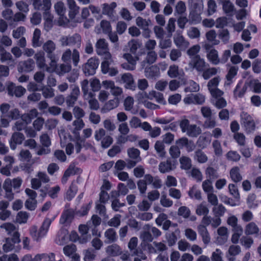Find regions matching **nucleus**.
<instances>
[{
  "instance_id": "obj_26",
  "label": "nucleus",
  "mask_w": 261,
  "mask_h": 261,
  "mask_svg": "<svg viewBox=\"0 0 261 261\" xmlns=\"http://www.w3.org/2000/svg\"><path fill=\"white\" fill-rule=\"evenodd\" d=\"M241 83L239 82L233 90V95L236 98H242L247 91V87L246 85H244L242 88L240 89L241 88Z\"/></svg>"
},
{
  "instance_id": "obj_63",
  "label": "nucleus",
  "mask_w": 261,
  "mask_h": 261,
  "mask_svg": "<svg viewBox=\"0 0 261 261\" xmlns=\"http://www.w3.org/2000/svg\"><path fill=\"white\" fill-rule=\"evenodd\" d=\"M7 116L12 120H17L20 117V112L18 109H13L9 112Z\"/></svg>"
},
{
  "instance_id": "obj_8",
  "label": "nucleus",
  "mask_w": 261,
  "mask_h": 261,
  "mask_svg": "<svg viewBox=\"0 0 261 261\" xmlns=\"http://www.w3.org/2000/svg\"><path fill=\"white\" fill-rule=\"evenodd\" d=\"M147 185H152L154 188L159 189L162 186V180L158 176L153 177L150 174H146L144 175V179Z\"/></svg>"
},
{
  "instance_id": "obj_22",
  "label": "nucleus",
  "mask_w": 261,
  "mask_h": 261,
  "mask_svg": "<svg viewBox=\"0 0 261 261\" xmlns=\"http://www.w3.org/2000/svg\"><path fill=\"white\" fill-rule=\"evenodd\" d=\"M206 56L208 60L214 65H217L220 62L218 51L214 48L211 49Z\"/></svg>"
},
{
  "instance_id": "obj_62",
  "label": "nucleus",
  "mask_w": 261,
  "mask_h": 261,
  "mask_svg": "<svg viewBox=\"0 0 261 261\" xmlns=\"http://www.w3.org/2000/svg\"><path fill=\"white\" fill-rule=\"evenodd\" d=\"M113 142L112 137L110 136H107L103 137L101 140V146L103 148H108Z\"/></svg>"
},
{
  "instance_id": "obj_4",
  "label": "nucleus",
  "mask_w": 261,
  "mask_h": 261,
  "mask_svg": "<svg viewBox=\"0 0 261 261\" xmlns=\"http://www.w3.org/2000/svg\"><path fill=\"white\" fill-rule=\"evenodd\" d=\"M62 46H76L80 47L81 44V37L80 34L75 33L72 36H62L60 39Z\"/></svg>"
},
{
  "instance_id": "obj_45",
  "label": "nucleus",
  "mask_w": 261,
  "mask_h": 261,
  "mask_svg": "<svg viewBox=\"0 0 261 261\" xmlns=\"http://www.w3.org/2000/svg\"><path fill=\"white\" fill-rule=\"evenodd\" d=\"M225 211V207L222 204L214 206L213 208V212L215 217H221L223 216Z\"/></svg>"
},
{
  "instance_id": "obj_25",
  "label": "nucleus",
  "mask_w": 261,
  "mask_h": 261,
  "mask_svg": "<svg viewBox=\"0 0 261 261\" xmlns=\"http://www.w3.org/2000/svg\"><path fill=\"white\" fill-rule=\"evenodd\" d=\"M34 58L36 61L37 66L40 68H43L46 66L44 53L39 51L35 54Z\"/></svg>"
},
{
  "instance_id": "obj_37",
  "label": "nucleus",
  "mask_w": 261,
  "mask_h": 261,
  "mask_svg": "<svg viewBox=\"0 0 261 261\" xmlns=\"http://www.w3.org/2000/svg\"><path fill=\"white\" fill-rule=\"evenodd\" d=\"M138 244V238L137 237H133L132 238L128 244V248L130 251H134V254L138 255L139 254L138 249H137V246Z\"/></svg>"
},
{
  "instance_id": "obj_7",
  "label": "nucleus",
  "mask_w": 261,
  "mask_h": 261,
  "mask_svg": "<svg viewBox=\"0 0 261 261\" xmlns=\"http://www.w3.org/2000/svg\"><path fill=\"white\" fill-rule=\"evenodd\" d=\"M25 139L24 135L20 132L14 133L9 140L10 148L12 150H15L17 145H20Z\"/></svg>"
},
{
  "instance_id": "obj_43",
  "label": "nucleus",
  "mask_w": 261,
  "mask_h": 261,
  "mask_svg": "<svg viewBox=\"0 0 261 261\" xmlns=\"http://www.w3.org/2000/svg\"><path fill=\"white\" fill-rule=\"evenodd\" d=\"M119 247L116 244L109 246L106 248V252L109 255L115 256L119 254Z\"/></svg>"
},
{
  "instance_id": "obj_42",
  "label": "nucleus",
  "mask_w": 261,
  "mask_h": 261,
  "mask_svg": "<svg viewBox=\"0 0 261 261\" xmlns=\"http://www.w3.org/2000/svg\"><path fill=\"white\" fill-rule=\"evenodd\" d=\"M202 77L204 80H208L213 75H216L217 70L215 67H211L202 71Z\"/></svg>"
},
{
  "instance_id": "obj_17",
  "label": "nucleus",
  "mask_w": 261,
  "mask_h": 261,
  "mask_svg": "<svg viewBox=\"0 0 261 261\" xmlns=\"http://www.w3.org/2000/svg\"><path fill=\"white\" fill-rule=\"evenodd\" d=\"M119 102V99L118 97H115L114 99L109 100L103 107L102 112L103 113L109 112L110 111L117 108L118 106Z\"/></svg>"
},
{
  "instance_id": "obj_11",
  "label": "nucleus",
  "mask_w": 261,
  "mask_h": 261,
  "mask_svg": "<svg viewBox=\"0 0 261 261\" xmlns=\"http://www.w3.org/2000/svg\"><path fill=\"white\" fill-rule=\"evenodd\" d=\"M80 89L78 87H74L70 93V94L66 97V103L68 107H73L77 99L80 94Z\"/></svg>"
},
{
  "instance_id": "obj_46",
  "label": "nucleus",
  "mask_w": 261,
  "mask_h": 261,
  "mask_svg": "<svg viewBox=\"0 0 261 261\" xmlns=\"http://www.w3.org/2000/svg\"><path fill=\"white\" fill-rule=\"evenodd\" d=\"M185 92H195L199 90V86L195 82L192 81L190 82L189 85L185 88Z\"/></svg>"
},
{
  "instance_id": "obj_5",
  "label": "nucleus",
  "mask_w": 261,
  "mask_h": 261,
  "mask_svg": "<svg viewBox=\"0 0 261 261\" xmlns=\"http://www.w3.org/2000/svg\"><path fill=\"white\" fill-rule=\"evenodd\" d=\"M175 144L180 149L185 148L189 152H192L195 148L194 142L192 140H189L185 137L176 140Z\"/></svg>"
},
{
  "instance_id": "obj_48",
  "label": "nucleus",
  "mask_w": 261,
  "mask_h": 261,
  "mask_svg": "<svg viewBox=\"0 0 261 261\" xmlns=\"http://www.w3.org/2000/svg\"><path fill=\"white\" fill-rule=\"evenodd\" d=\"M76 250V246L74 244L66 245L63 248V252L64 254L67 256H70L75 253Z\"/></svg>"
},
{
  "instance_id": "obj_3",
  "label": "nucleus",
  "mask_w": 261,
  "mask_h": 261,
  "mask_svg": "<svg viewBox=\"0 0 261 261\" xmlns=\"http://www.w3.org/2000/svg\"><path fill=\"white\" fill-rule=\"evenodd\" d=\"M241 124L244 127L247 134L253 133L256 127L253 118L247 113H243L241 115Z\"/></svg>"
},
{
  "instance_id": "obj_58",
  "label": "nucleus",
  "mask_w": 261,
  "mask_h": 261,
  "mask_svg": "<svg viewBox=\"0 0 261 261\" xmlns=\"http://www.w3.org/2000/svg\"><path fill=\"white\" fill-rule=\"evenodd\" d=\"M128 45L130 47V52L134 55H136L138 48L140 46L138 41L134 39L128 42Z\"/></svg>"
},
{
  "instance_id": "obj_52",
  "label": "nucleus",
  "mask_w": 261,
  "mask_h": 261,
  "mask_svg": "<svg viewBox=\"0 0 261 261\" xmlns=\"http://www.w3.org/2000/svg\"><path fill=\"white\" fill-rule=\"evenodd\" d=\"M55 9L56 12L60 16H64L65 8L64 4L62 2H57L55 5Z\"/></svg>"
},
{
  "instance_id": "obj_23",
  "label": "nucleus",
  "mask_w": 261,
  "mask_h": 261,
  "mask_svg": "<svg viewBox=\"0 0 261 261\" xmlns=\"http://www.w3.org/2000/svg\"><path fill=\"white\" fill-rule=\"evenodd\" d=\"M194 67L199 72L202 71L205 67V62L201 59L199 55H196L193 59Z\"/></svg>"
},
{
  "instance_id": "obj_61",
  "label": "nucleus",
  "mask_w": 261,
  "mask_h": 261,
  "mask_svg": "<svg viewBox=\"0 0 261 261\" xmlns=\"http://www.w3.org/2000/svg\"><path fill=\"white\" fill-rule=\"evenodd\" d=\"M241 243L246 248L249 249L252 245L253 240L250 237H243L241 239Z\"/></svg>"
},
{
  "instance_id": "obj_20",
  "label": "nucleus",
  "mask_w": 261,
  "mask_h": 261,
  "mask_svg": "<svg viewBox=\"0 0 261 261\" xmlns=\"http://www.w3.org/2000/svg\"><path fill=\"white\" fill-rule=\"evenodd\" d=\"M229 173L230 178L234 182L237 183L242 180L240 168L238 166L232 167L230 169Z\"/></svg>"
},
{
  "instance_id": "obj_40",
  "label": "nucleus",
  "mask_w": 261,
  "mask_h": 261,
  "mask_svg": "<svg viewBox=\"0 0 261 261\" xmlns=\"http://www.w3.org/2000/svg\"><path fill=\"white\" fill-rule=\"evenodd\" d=\"M105 82L108 84V86L111 88V93L113 95L116 96V97L120 96L122 93V89L118 87H115L114 84L113 82L105 81Z\"/></svg>"
},
{
  "instance_id": "obj_60",
  "label": "nucleus",
  "mask_w": 261,
  "mask_h": 261,
  "mask_svg": "<svg viewBox=\"0 0 261 261\" xmlns=\"http://www.w3.org/2000/svg\"><path fill=\"white\" fill-rule=\"evenodd\" d=\"M40 142L44 147H48L51 145V141L49 137L47 134H42L40 136Z\"/></svg>"
},
{
  "instance_id": "obj_19",
  "label": "nucleus",
  "mask_w": 261,
  "mask_h": 261,
  "mask_svg": "<svg viewBox=\"0 0 261 261\" xmlns=\"http://www.w3.org/2000/svg\"><path fill=\"white\" fill-rule=\"evenodd\" d=\"M117 7V4L115 2H112L110 4L105 3L103 5L102 14L108 15L111 17L113 16L114 9Z\"/></svg>"
},
{
  "instance_id": "obj_2",
  "label": "nucleus",
  "mask_w": 261,
  "mask_h": 261,
  "mask_svg": "<svg viewBox=\"0 0 261 261\" xmlns=\"http://www.w3.org/2000/svg\"><path fill=\"white\" fill-rule=\"evenodd\" d=\"M99 61L96 57L89 59L85 64L83 65V70L86 76L94 75L98 67Z\"/></svg>"
},
{
  "instance_id": "obj_27",
  "label": "nucleus",
  "mask_w": 261,
  "mask_h": 261,
  "mask_svg": "<svg viewBox=\"0 0 261 261\" xmlns=\"http://www.w3.org/2000/svg\"><path fill=\"white\" fill-rule=\"evenodd\" d=\"M41 31L39 29H35L32 38V46L34 47H40L42 45V41H40Z\"/></svg>"
},
{
  "instance_id": "obj_50",
  "label": "nucleus",
  "mask_w": 261,
  "mask_h": 261,
  "mask_svg": "<svg viewBox=\"0 0 261 261\" xmlns=\"http://www.w3.org/2000/svg\"><path fill=\"white\" fill-rule=\"evenodd\" d=\"M228 190L230 194L232 195L234 198L237 199H240V194L237 185L233 184H229Z\"/></svg>"
},
{
  "instance_id": "obj_47",
  "label": "nucleus",
  "mask_w": 261,
  "mask_h": 261,
  "mask_svg": "<svg viewBox=\"0 0 261 261\" xmlns=\"http://www.w3.org/2000/svg\"><path fill=\"white\" fill-rule=\"evenodd\" d=\"M195 157L200 163H204L207 161V156L201 149H198L195 151Z\"/></svg>"
},
{
  "instance_id": "obj_1",
  "label": "nucleus",
  "mask_w": 261,
  "mask_h": 261,
  "mask_svg": "<svg viewBox=\"0 0 261 261\" xmlns=\"http://www.w3.org/2000/svg\"><path fill=\"white\" fill-rule=\"evenodd\" d=\"M42 48L46 53L47 57L50 60V65L55 70L57 67L58 59L54 53L56 49V44L52 40H47L43 45Z\"/></svg>"
},
{
  "instance_id": "obj_54",
  "label": "nucleus",
  "mask_w": 261,
  "mask_h": 261,
  "mask_svg": "<svg viewBox=\"0 0 261 261\" xmlns=\"http://www.w3.org/2000/svg\"><path fill=\"white\" fill-rule=\"evenodd\" d=\"M169 153L173 159H177L180 154L179 148L176 145H172L169 149Z\"/></svg>"
},
{
  "instance_id": "obj_24",
  "label": "nucleus",
  "mask_w": 261,
  "mask_h": 261,
  "mask_svg": "<svg viewBox=\"0 0 261 261\" xmlns=\"http://www.w3.org/2000/svg\"><path fill=\"white\" fill-rule=\"evenodd\" d=\"M159 169L162 173L170 172L173 170L171 161L167 160L165 162H161L159 165Z\"/></svg>"
},
{
  "instance_id": "obj_32",
  "label": "nucleus",
  "mask_w": 261,
  "mask_h": 261,
  "mask_svg": "<svg viewBox=\"0 0 261 261\" xmlns=\"http://www.w3.org/2000/svg\"><path fill=\"white\" fill-rule=\"evenodd\" d=\"M180 168L184 170H189L192 167V162L190 158L186 156H181L179 159Z\"/></svg>"
},
{
  "instance_id": "obj_44",
  "label": "nucleus",
  "mask_w": 261,
  "mask_h": 261,
  "mask_svg": "<svg viewBox=\"0 0 261 261\" xmlns=\"http://www.w3.org/2000/svg\"><path fill=\"white\" fill-rule=\"evenodd\" d=\"M233 138L240 146H244L246 143L245 136L241 133L234 134Z\"/></svg>"
},
{
  "instance_id": "obj_51",
  "label": "nucleus",
  "mask_w": 261,
  "mask_h": 261,
  "mask_svg": "<svg viewBox=\"0 0 261 261\" xmlns=\"http://www.w3.org/2000/svg\"><path fill=\"white\" fill-rule=\"evenodd\" d=\"M205 173L210 180L216 179L219 176L217 170L212 167H208L206 168Z\"/></svg>"
},
{
  "instance_id": "obj_38",
  "label": "nucleus",
  "mask_w": 261,
  "mask_h": 261,
  "mask_svg": "<svg viewBox=\"0 0 261 261\" xmlns=\"http://www.w3.org/2000/svg\"><path fill=\"white\" fill-rule=\"evenodd\" d=\"M29 218V214L26 212L20 211L19 212L16 217V222L19 224H22L27 223Z\"/></svg>"
},
{
  "instance_id": "obj_29",
  "label": "nucleus",
  "mask_w": 261,
  "mask_h": 261,
  "mask_svg": "<svg viewBox=\"0 0 261 261\" xmlns=\"http://www.w3.org/2000/svg\"><path fill=\"white\" fill-rule=\"evenodd\" d=\"M44 28L47 30H50L53 27V16L50 12H44Z\"/></svg>"
},
{
  "instance_id": "obj_12",
  "label": "nucleus",
  "mask_w": 261,
  "mask_h": 261,
  "mask_svg": "<svg viewBox=\"0 0 261 261\" xmlns=\"http://www.w3.org/2000/svg\"><path fill=\"white\" fill-rule=\"evenodd\" d=\"M96 51L98 55H103L108 52V44L103 38L97 40L96 45Z\"/></svg>"
},
{
  "instance_id": "obj_33",
  "label": "nucleus",
  "mask_w": 261,
  "mask_h": 261,
  "mask_svg": "<svg viewBox=\"0 0 261 261\" xmlns=\"http://www.w3.org/2000/svg\"><path fill=\"white\" fill-rule=\"evenodd\" d=\"M105 236L110 243L115 242L117 240L116 232L114 228L108 229L105 232Z\"/></svg>"
},
{
  "instance_id": "obj_49",
  "label": "nucleus",
  "mask_w": 261,
  "mask_h": 261,
  "mask_svg": "<svg viewBox=\"0 0 261 261\" xmlns=\"http://www.w3.org/2000/svg\"><path fill=\"white\" fill-rule=\"evenodd\" d=\"M100 27L104 34H107L111 33L112 31V27L110 22L106 20H102L100 22Z\"/></svg>"
},
{
  "instance_id": "obj_31",
  "label": "nucleus",
  "mask_w": 261,
  "mask_h": 261,
  "mask_svg": "<svg viewBox=\"0 0 261 261\" xmlns=\"http://www.w3.org/2000/svg\"><path fill=\"white\" fill-rule=\"evenodd\" d=\"M92 204V201L91 200L89 202V203L83 204L81 208L77 211L76 214L81 217L87 215L91 208Z\"/></svg>"
},
{
  "instance_id": "obj_35",
  "label": "nucleus",
  "mask_w": 261,
  "mask_h": 261,
  "mask_svg": "<svg viewBox=\"0 0 261 261\" xmlns=\"http://www.w3.org/2000/svg\"><path fill=\"white\" fill-rule=\"evenodd\" d=\"M77 186L73 182H72L66 193L67 199L71 200L73 198L77 193Z\"/></svg>"
},
{
  "instance_id": "obj_59",
  "label": "nucleus",
  "mask_w": 261,
  "mask_h": 261,
  "mask_svg": "<svg viewBox=\"0 0 261 261\" xmlns=\"http://www.w3.org/2000/svg\"><path fill=\"white\" fill-rule=\"evenodd\" d=\"M141 238L144 243H148L151 242L153 240L152 234L148 231H143L141 234Z\"/></svg>"
},
{
  "instance_id": "obj_41",
  "label": "nucleus",
  "mask_w": 261,
  "mask_h": 261,
  "mask_svg": "<svg viewBox=\"0 0 261 261\" xmlns=\"http://www.w3.org/2000/svg\"><path fill=\"white\" fill-rule=\"evenodd\" d=\"M238 71V67L236 66H231L229 69L226 75V79L227 81L232 82V79L237 75Z\"/></svg>"
},
{
  "instance_id": "obj_15",
  "label": "nucleus",
  "mask_w": 261,
  "mask_h": 261,
  "mask_svg": "<svg viewBox=\"0 0 261 261\" xmlns=\"http://www.w3.org/2000/svg\"><path fill=\"white\" fill-rule=\"evenodd\" d=\"M56 216L53 217L52 218L49 219L48 218H46L40 227L39 231H38V236L42 237L46 234L47 232L48 229L50 227V224L53 222V221L55 220Z\"/></svg>"
},
{
  "instance_id": "obj_13",
  "label": "nucleus",
  "mask_w": 261,
  "mask_h": 261,
  "mask_svg": "<svg viewBox=\"0 0 261 261\" xmlns=\"http://www.w3.org/2000/svg\"><path fill=\"white\" fill-rule=\"evenodd\" d=\"M121 80L125 84V87L130 90H135L136 85L133 75L130 73H125L122 75Z\"/></svg>"
},
{
  "instance_id": "obj_57",
  "label": "nucleus",
  "mask_w": 261,
  "mask_h": 261,
  "mask_svg": "<svg viewBox=\"0 0 261 261\" xmlns=\"http://www.w3.org/2000/svg\"><path fill=\"white\" fill-rule=\"evenodd\" d=\"M213 147L215 154L217 156H221L222 154V149L220 142L217 140H214L213 142Z\"/></svg>"
},
{
  "instance_id": "obj_56",
  "label": "nucleus",
  "mask_w": 261,
  "mask_h": 261,
  "mask_svg": "<svg viewBox=\"0 0 261 261\" xmlns=\"http://www.w3.org/2000/svg\"><path fill=\"white\" fill-rule=\"evenodd\" d=\"M178 214L185 218H188L191 214V212L187 206H181L178 208Z\"/></svg>"
},
{
  "instance_id": "obj_34",
  "label": "nucleus",
  "mask_w": 261,
  "mask_h": 261,
  "mask_svg": "<svg viewBox=\"0 0 261 261\" xmlns=\"http://www.w3.org/2000/svg\"><path fill=\"white\" fill-rule=\"evenodd\" d=\"M12 182L10 180H6L3 185V188L6 192V196L9 199L14 197V194L12 191Z\"/></svg>"
},
{
  "instance_id": "obj_6",
  "label": "nucleus",
  "mask_w": 261,
  "mask_h": 261,
  "mask_svg": "<svg viewBox=\"0 0 261 261\" xmlns=\"http://www.w3.org/2000/svg\"><path fill=\"white\" fill-rule=\"evenodd\" d=\"M201 20V10L200 8H198V4L194 5L192 9L189 14V21L191 24H196L200 22Z\"/></svg>"
},
{
  "instance_id": "obj_16",
  "label": "nucleus",
  "mask_w": 261,
  "mask_h": 261,
  "mask_svg": "<svg viewBox=\"0 0 261 261\" xmlns=\"http://www.w3.org/2000/svg\"><path fill=\"white\" fill-rule=\"evenodd\" d=\"M69 7L68 16L71 20L75 18L76 15L79 13L80 7L77 6L73 0H68Z\"/></svg>"
},
{
  "instance_id": "obj_28",
  "label": "nucleus",
  "mask_w": 261,
  "mask_h": 261,
  "mask_svg": "<svg viewBox=\"0 0 261 261\" xmlns=\"http://www.w3.org/2000/svg\"><path fill=\"white\" fill-rule=\"evenodd\" d=\"M222 8L226 14H230L234 11V6L230 0H220Z\"/></svg>"
},
{
  "instance_id": "obj_39",
  "label": "nucleus",
  "mask_w": 261,
  "mask_h": 261,
  "mask_svg": "<svg viewBox=\"0 0 261 261\" xmlns=\"http://www.w3.org/2000/svg\"><path fill=\"white\" fill-rule=\"evenodd\" d=\"M187 132V134L191 137H197L201 133V129L196 125H190Z\"/></svg>"
},
{
  "instance_id": "obj_9",
  "label": "nucleus",
  "mask_w": 261,
  "mask_h": 261,
  "mask_svg": "<svg viewBox=\"0 0 261 261\" xmlns=\"http://www.w3.org/2000/svg\"><path fill=\"white\" fill-rule=\"evenodd\" d=\"M7 90L9 95L12 96L15 95L17 97H21L25 92V88L21 86H15L13 83H11L8 85Z\"/></svg>"
},
{
  "instance_id": "obj_14",
  "label": "nucleus",
  "mask_w": 261,
  "mask_h": 261,
  "mask_svg": "<svg viewBox=\"0 0 261 261\" xmlns=\"http://www.w3.org/2000/svg\"><path fill=\"white\" fill-rule=\"evenodd\" d=\"M197 230L198 233L201 237L203 242L204 244H208L210 242L211 238L206 226L200 224L198 226Z\"/></svg>"
},
{
  "instance_id": "obj_64",
  "label": "nucleus",
  "mask_w": 261,
  "mask_h": 261,
  "mask_svg": "<svg viewBox=\"0 0 261 261\" xmlns=\"http://www.w3.org/2000/svg\"><path fill=\"white\" fill-rule=\"evenodd\" d=\"M168 74L171 78L177 77L178 75V66L175 65L170 66L168 71Z\"/></svg>"
},
{
  "instance_id": "obj_18",
  "label": "nucleus",
  "mask_w": 261,
  "mask_h": 261,
  "mask_svg": "<svg viewBox=\"0 0 261 261\" xmlns=\"http://www.w3.org/2000/svg\"><path fill=\"white\" fill-rule=\"evenodd\" d=\"M74 217V212L71 210H66L62 213L60 223L62 224H65L66 223L71 222Z\"/></svg>"
},
{
  "instance_id": "obj_55",
  "label": "nucleus",
  "mask_w": 261,
  "mask_h": 261,
  "mask_svg": "<svg viewBox=\"0 0 261 261\" xmlns=\"http://www.w3.org/2000/svg\"><path fill=\"white\" fill-rule=\"evenodd\" d=\"M227 159L231 161L238 162L240 160V155L236 151H229L226 154Z\"/></svg>"
},
{
  "instance_id": "obj_30",
  "label": "nucleus",
  "mask_w": 261,
  "mask_h": 261,
  "mask_svg": "<svg viewBox=\"0 0 261 261\" xmlns=\"http://www.w3.org/2000/svg\"><path fill=\"white\" fill-rule=\"evenodd\" d=\"M259 228L254 222L248 224L245 228V233L248 235L258 234Z\"/></svg>"
},
{
  "instance_id": "obj_21",
  "label": "nucleus",
  "mask_w": 261,
  "mask_h": 261,
  "mask_svg": "<svg viewBox=\"0 0 261 261\" xmlns=\"http://www.w3.org/2000/svg\"><path fill=\"white\" fill-rule=\"evenodd\" d=\"M145 75L148 78L153 79L158 77L160 73L159 68L156 65H152L146 68L145 70Z\"/></svg>"
},
{
  "instance_id": "obj_53",
  "label": "nucleus",
  "mask_w": 261,
  "mask_h": 261,
  "mask_svg": "<svg viewBox=\"0 0 261 261\" xmlns=\"http://www.w3.org/2000/svg\"><path fill=\"white\" fill-rule=\"evenodd\" d=\"M154 148L156 152L161 156H164L165 154V146L163 142L157 141L154 145Z\"/></svg>"
},
{
  "instance_id": "obj_10",
  "label": "nucleus",
  "mask_w": 261,
  "mask_h": 261,
  "mask_svg": "<svg viewBox=\"0 0 261 261\" xmlns=\"http://www.w3.org/2000/svg\"><path fill=\"white\" fill-rule=\"evenodd\" d=\"M35 67V62L32 59H29L19 63L18 69L20 72H30Z\"/></svg>"
},
{
  "instance_id": "obj_36",
  "label": "nucleus",
  "mask_w": 261,
  "mask_h": 261,
  "mask_svg": "<svg viewBox=\"0 0 261 261\" xmlns=\"http://www.w3.org/2000/svg\"><path fill=\"white\" fill-rule=\"evenodd\" d=\"M227 223L232 227L233 230L242 231L241 227L238 225V219L236 216H232L229 217L227 219Z\"/></svg>"
}]
</instances>
